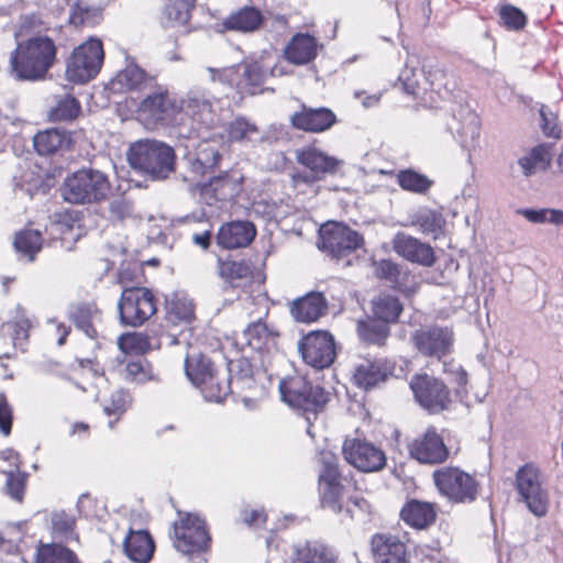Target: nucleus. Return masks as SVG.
Returning <instances> with one entry per match:
<instances>
[{"instance_id": "nucleus-42", "label": "nucleus", "mask_w": 563, "mask_h": 563, "mask_svg": "<svg viewBox=\"0 0 563 563\" xmlns=\"http://www.w3.org/2000/svg\"><path fill=\"white\" fill-rule=\"evenodd\" d=\"M292 563H338L334 551L320 543H307L297 549Z\"/></svg>"}, {"instance_id": "nucleus-62", "label": "nucleus", "mask_w": 563, "mask_h": 563, "mask_svg": "<svg viewBox=\"0 0 563 563\" xmlns=\"http://www.w3.org/2000/svg\"><path fill=\"white\" fill-rule=\"evenodd\" d=\"M500 19L508 29L520 30L526 25L527 19L521 10L512 5L500 9Z\"/></svg>"}, {"instance_id": "nucleus-43", "label": "nucleus", "mask_w": 563, "mask_h": 563, "mask_svg": "<svg viewBox=\"0 0 563 563\" xmlns=\"http://www.w3.org/2000/svg\"><path fill=\"white\" fill-rule=\"evenodd\" d=\"M35 563H80L77 555L68 548L58 543L40 544Z\"/></svg>"}, {"instance_id": "nucleus-27", "label": "nucleus", "mask_w": 563, "mask_h": 563, "mask_svg": "<svg viewBox=\"0 0 563 563\" xmlns=\"http://www.w3.org/2000/svg\"><path fill=\"white\" fill-rule=\"evenodd\" d=\"M256 230L251 222L233 221L223 224L217 234V243L228 250L247 246L255 238Z\"/></svg>"}, {"instance_id": "nucleus-38", "label": "nucleus", "mask_w": 563, "mask_h": 563, "mask_svg": "<svg viewBox=\"0 0 563 563\" xmlns=\"http://www.w3.org/2000/svg\"><path fill=\"white\" fill-rule=\"evenodd\" d=\"M319 492L323 508L330 509L336 515L343 512V499L346 495V489L342 484L341 476L333 479H320Z\"/></svg>"}, {"instance_id": "nucleus-37", "label": "nucleus", "mask_w": 563, "mask_h": 563, "mask_svg": "<svg viewBox=\"0 0 563 563\" xmlns=\"http://www.w3.org/2000/svg\"><path fill=\"white\" fill-rule=\"evenodd\" d=\"M402 520L416 529H426L435 521L437 512L430 503L410 500L401 509Z\"/></svg>"}, {"instance_id": "nucleus-24", "label": "nucleus", "mask_w": 563, "mask_h": 563, "mask_svg": "<svg viewBox=\"0 0 563 563\" xmlns=\"http://www.w3.org/2000/svg\"><path fill=\"white\" fill-rule=\"evenodd\" d=\"M279 333L263 320L251 322L242 332L243 344L260 354L277 350Z\"/></svg>"}, {"instance_id": "nucleus-22", "label": "nucleus", "mask_w": 563, "mask_h": 563, "mask_svg": "<svg viewBox=\"0 0 563 563\" xmlns=\"http://www.w3.org/2000/svg\"><path fill=\"white\" fill-rule=\"evenodd\" d=\"M216 136H222L221 131H216L212 136L203 139L195 148V152L188 156V165L190 172L196 176H203L208 172L218 167L222 154Z\"/></svg>"}, {"instance_id": "nucleus-44", "label": "nucleus", "mask_w": 563, "mask_h": 563, "mask_svg": "<svg viewBox=\"0 0 563 563\" xmlns=\"http://www.w3.org/2000/svg\"><path fill=\"white\" fill-rule=\"evenodd\" d=\"M357 333L365 343L383 345L389 335V328L379 319L367 318L357 322Z\"/></svg>"}, {"instance_id": "nucleus-52", "label": "nucleus", "mask_w": 563, "mask_h": 563, "mask_svg": "<svg viewBox=\"0 0 563 563\" xmlns=\"http://www.w3.org/2000/svg\"><path fill=\"white\" fill-rule=\"evenodd\" d=\"M74 527L75 519L73 516L65 511H55L52 514V532L55 538L65 541L73 540L75 538Z\"/></svg>"}, {"instance_id": "nucleus-4", "label": "nucleus", "mask_w": 563, "mask_h": 563, "mask_svg": "<svg viewBox=\"0 0 563 563\" xmlns=\"http://www.w3.org/2000/svg\"><path fill=\"white\" fill-rule=\"evenodd\" d=\"M185 373L208 401L221 402L231 391L230 384L219 377L214 364L202 354L186 357Z\"/></svg>"}, {"instance_id": "nucleus-34", "label": "nucleus", "mask_w": 563, "mask_h": 563, "mask_svg": "<svg viewBox=\"0 0 563 563\" xmlns=\"http://www.w3.org/2000/svg\"><path fill=\"white\" fill-rule=\"evenodd\" d=\"M236 68L240 69L238 81L243 82V85L238 86V88L246 90L250 93H254L253 89L260 87L265 81L268 74L275 75L276 71V68H272L264 58L243 62L236 65Z\"/></svg>"}, {"instance_id": "nucleus-30", "label": "nucleus", "mask_w": 563, "mask_h": 563, "mask_svg": "<svg viewBox=\"0 0 563 563\" xmlns=\"http://www.w3.org/2000/svg\"><path fill=\"white\" fill-rule=\"evenodd\" d=\"M327 311V300L321 292L312 291L292 301L291 316L299 322L317 321Z\"/></svg>"}, {"instance_id": "nucleus-56", "label": "nucleus", "mask_w": 563, "mask_h": 563, "mask_svg": "<svg viewBox=\"0 0 563 563\" xmlns=\"http://www.w3.org/2000/svg\"><path fill=\"white\" fill-rule=\"evenodd\" d=\"M120 350L129 353H144L148 347V339L142 333H128L118 339Z\"/></svg>"}, {"instance_id": "nucleus-7", "label": "nucleus", "mask_w": 563, "mask_h": 563, "mask_svg": "<svg viewBox=\"0 0 563 563\" xmlns=\"http://www.w3.org/2000/svg\"><path fill=\"white\" fill-rule=\"evenodd\" d=\"M180 112L192 122L198 131H218L222 128V119L219 113V100L201 89L188 91L180 100Z\"/></svg>"}, {"instance_id": "nucleus-23", "label": "nucleus", "mask_w": 563, "mask_h": 563, "mask_svg": "<svg viewBox=\"0 0 563 563\" xmlns=\"http://www.w3.org/2000/svg\"><path fill=\"white\" fill-rule=\"evenodd\" d=\"M291 124L297 130L311 133H321L330 130L336 123L334 112L325 107L311 108L302 106L290 118Z\"/></svg>"}, {"instance_id": "nucleus-17", "label": "nucleus", "mask_w": 563, "mask_h": 563, "mask_svg": "<svg viewBox=\"0 0 563 563\" xmlns=\"http://www.w3.org/2000/svg\"><path fill=\"white\" fill-rule=\"evenodd\" d=\"M244 179L239 168L225 170L201 186V197L210 206L217 201H231L242 192Z\"/></svg>"}, {"instance_id": "nucleus-11", "label": "nucleus", "mask_w": 563, "mask_h": 563, "mask_svg": "<svg viewBox=\"0 0 563 563\" xmlns=\"http://www.w3.org/2000/svg\"><path fill=\"white\" fill-rule=\"evenodd\" d=\"M120 320L131 327L142 325L156 313V300L144 287L124 288L118 303Z\"/></svg>"}, {"instance_id": "nucleus-12", "label": "nucleus", "mask_w": 563, "mask_h": 563, "mask_svg": "<svg viewBox=\"0 0 563 563\" xmlns=\"http://www.w3.org/2000/svg\"><path fill=\"white\" fill-rule=\"evenodd\" d=\"M174 547L184 554L205 551L210 542L206 523L192 514L180 515L174 523Z\"/></svg>"}, {"instance_id": "nucleus-10", "label": "nucleus", "mask_w": 563, "mask_h": 563, "mask_svg": "<svg viewBox=\"0 0 563 563\" xmlns=\"http://www.w3.org/2000/svg\"><path fill=\"white\" fill-rule=\"evenodd\" d=\"M440 494L454 503H472L478 494V483L459 467H441L433 472Z\"/></svg>"}, {"instance_id": "nucleus-14", "label": "nucleus", "mask_w": 563, "mask_h": 563, "mask_svg": "<svg viewBox=\"0 0 563 563\" xmlns=\"http://www.w3.org/2000/svg\"><path fill=\"white\" fill-rule=\"evenodd\" d=\"M180 113L178 102L166 88L159 87L148 93L140 103L137 115L146 125L169 123Z\"/></svg>"}, {"instance_id": "nucleus-59", "label": "nucleus", "mask_w": 563, "mask_h": 563, "mask_svg": "<svg viewBox=\"0 0 563 563\" xmlns=\"http://www.w3.org/2000/svg\"><path fill=\"white\" fill-rule=\"evenodd\" d=\"M461 137V144L467 151L475 148L478 144L481 134V124L475 115L470 117V121L459 132Z\"/></svg>"}, {"instance_id": "nucleus-35", "label": "nucleus", "mask_w": 563, "mask_h": 563, "mask_svg": "<svg viewBox=\"0 0 563 563\" xmlns=\"http://www.w3.org/2000/svg\"><path fill=\"white\" fill-rule=\"evenodd\" d=\"M70 134L58 128H51L37 132L33 136V145L37 154L47 156L67 148L70 144Z\"/></svg>"}, {"instance_id": "nucleus-32", "label": "nucleus", "mask_w": 563, "mask_h": 563, "mask_svg": "<svg viewBox=\"0 0 563 563\" xmlns=\"http://www.w3.org/2000/svg\"><path fill=\"white\" fill-rule=\"evenodd\" d=\"M296 157L299 164L309 168L317 176L334 174L342 165V161L329 156L313 146H306L298 150Z\"/></svg>"}, {"instance_id": "nucleus-5", "label": "nucleus", "mask_w": 563, "mask_h": 563, "mask_svg": "<svg viewBox=\"0 0 563 563\" xmlns=\"http://www.w3.org/2000/svg\"><path fill=\"white\" fill-rule=\"evenodd\" d=\"M110 190L108 177L96 169H80L66 178L63 198L70 203H92L107 198Z\"/></svg>"}, {"instance_id": "nucleus-6", "label": "nucleus", "mask_w": 563, "mask_h": 563, "mask_svg": "<svg viewBox=\"0 0 563 563\" xmlns=\"http://www.w3.org/2000/svg\"><path fill=\"white\" fill-rule=\"evenodd\" d=\"M282 399L290 407L316 415L328 402V393L302 376L287 377L279 383Z\"/></svg>"}, {"instance_id": "nucleus-46", "label": "nucleus", "mask_w": 563, "mask_h": 563, "mask_svg": "<svg viewBox=\"0 0 563 563\" xmlns=\"http://www.w3.org/2000/svg\"><path fill=\"white\" fill-rule=\"evenodd\" d=\"M372 310L374 316L384 321L395 322L402 311V305L399 299L389 294H380L372 301Z\"/></svg>"}, {"instance_id": "nucleus-41", "label": "nucleus", "mask_w": 563, "mask_h": 563, "mask_svg": "<svg viewBox=\"0 0 563 563\" xmlns=\"http://www.w3.org/2000/svg\"><path fill=\"white\" fill-rule=\"evenodd\" d=\"M410 223L412 227L418 228L421 233L432 235L437 239L443 233L445 219L440 212L431 209H422L411 216Z\"/></svg>"}, {"instance_id": "nucleus-1", "label": "nucleus", "mask_w": 563, "mask_h": 563, "mask_svg": "<svg viewBox=\"0 0 563 563\" xmlns=\"http://www.w3.org/2000/svg\"><path fill=\"white\" fill-rule=\"evenodd\" d=\"M398 80L405 92L429 108L437 107L453 88V81L448 78L443 69L430 60L421 63L416 55L407 57L406 66L399 74Z\"/></svg>"}, {"instance_id": "nucleus-49", "label": "nucleus", "mask_w": 563, "mask_h": 563, "mask_svg": "<svg viewBox=\"0 0 563 563\" xmlns=\"http://www.w3.org/2000/svg\"><path fill=\"white\" fill-rule=\"evenodd\" d=\"M14 247L18 253L34 260L35 254L42 249V235L37 230H24L16 234Z\"/></svg>"}, {"instance_id": "nucleus-40", "label": "nucleus", "mask_w": 563, "mask_h": 563, "mask_svg": "<svg viewBox=\"0 0 563 563\" xmlns=\"http://www.w3.org/2000/svg\"><path fill=\"white\" fill-rule=\"evenodd\" d=\"M196 0H168L162 23L166 29L185 26L189 21L190 11L195 7Z\"/></svg>"}, {"instance_id": "nucleus-8", "label": "nucleus", "mask_w": 563, "mask_h": 563, "mask_svg": "<svg viewBox=\"0 0 563 563\" xmlns=\"http://www.w3.org/2000/svg\"><path fill=\"white\" fill-rule=\"evenodd\" d=\"M104 59L100 40L89 38L76 47L67 62L66 77L75 84H85L100 71Z\"/></svg>"}, {"instance_id": "nucleus-50", "label": "nucleus", "mask_w": 563, "mask_h": 563, "mask_svg": "<svg viewBox=\"0 0 563 563\" xmlns=\"http://www.w3.org/2000/svg\"><path fill=\"white\" fill-rule=\"evenodd\" d=\"M224 131L231 142L253 141L258 133L257 126L244 118L234 119L224 128Z\"/></svg>"}, {"instance_id": "nucleus-2", "label": "nucleus", "mask_w": 563, "mask_h": 563, "mask_svg": "<svg viewBox=\"0 0 563 563\" xmlns=\"http://www.w3.org/2000/svg\"><path fill=\"white\" fill-rule=\"evenodd\" d=\"M56 58V46L47 36L19 42L9 58L10 74L18 80L43 79Z\"/></svg>"}, {"instance_id": "nucleus-15", "label": "nucleus", "mask_w": 563, "mask_h": 563, "mask_svg": "<svg viewBox=\"0 0 563 563\" xmlns=\"http://www.w3.org/2000/svg\"><path fill=\"white\" fill-rule=\"evenodd\" d=\"M298 351L308 365L329 367L335 358L334 338L327 331H312L299 341Z\"/></svg>"}, {"instance_id": "nucleus-16", "label": "nucleus", "mask_w": 563, "mask_h": 563, "mask_svg": "<svg viewBox=\"0 0 563 563\" xmlns=\"http://www.w3.org/2000/svg\"><path fill=\"white\" fill-rule=\"evenodd\" d=\"M410 388L420 406L432 413L445 410L451 402L448 387L427 374L416 375L410 382Z\"/></svg>"}, {"instance_id": "nucleus-61", "label": "nucleus", "mask_w": 563, "mask_h": 563, "mask_svg": "<svg viewBox=\"0 0 563 563\" xmlns=\"http://www.w3.org/2000/svg\"><path fill=\"white\" fill-rule=\"evenodd\" d=\"M26 474L25 473H13L10 472L7 477V490L9 496L21 503L23 500L25 485H26Z\"/></svg>"}, {"instance_id": "nucleus-63", "label": "nucleus", "mask_w": 563, "mask_h": 563, "mask_svg": "<svg viewBox=\"0 0 563 563\" xmlns=\"http://www.w3.org/2000/svg\"><path fill=\"white\" fill-rule=\"evenodd\" d=\"M221 274L231 282L251 277V268L244 262L229 261L222 264Z\"/></svg>"}, {"instance_id": "nucleus-28", "label": "nucleus", "mask_w": 563, "mask_h": 563, "mask_svg": "<svg viewBox=\"0 0 563 563\" xmlns=\"http://www.w3.org/2000/svg\"><path fill=\"white\" fill-rule=\"evenodd\" d=\"M147 81L146 73L133 60L126 59L125 67L120 69L110 80L109 89L113 93L137 91L144 89Z\"/></svg>"}, {"instance_id": "nucleus-60", "label": "nucleus", "mask_w": 563, "mask_h": 563, "mask_svg": "<svg viewBox=\"0 0 563 563\" xmlns=\"http://www.w3.org/2000/svg\"><path fill=\"white\" fill-rule=\"evenodd\" d=\"M131 397L124 390H115L111 394L110 399L103 405V411L108 416L120 417L129 407Z\"/></svg>"}, {"instance_id": "nucleus-48", "label": "nucleus", "mask_w": 563, "mask_h": 563, "mask_svg": "<svg viewBox=\"0 0 563 563\" xmlns=\"http://www.w3.org/2000/svg\"><path fill=\"white\" fill-rule=\"evenodd\" d=\"M71 318L76 325L91 339L97 335L95 328L96 323L100 321V311L93 305L77 306L73 312Z\"/></svg>"}, {"instance_id": "nucleus-39", "label": "nucleus", "mask_w": 563, "mask_h": 563, "mask_svg": "<svg viewBox=\"0 0 563 563\" xmlns=\"http://www.w3.org/2000/svg\"><path fill=\"white\" fill-rule=\"evenodd\" d=\"M262 22L261 11L253 7H244L228 16L223 22V26L228 30L246 33L257 30Z\"/></svg>"}, {"instance_id": "nucleus-29", "label": "nucleus", "mask_w": 563, "mask_h": 563, "mask_svg": "<svg viewBox=\"0 0 563 563\" xmlns=\"http://www.w3.org/2000/svg\"><path fill=\"white\" fill-rule=\"evenodd\" d=\"M229 378L224 380L230 384L231 393L243 396V393L257 388L253 366L246 357L230 360L228 363Z\"/></svg>"}, {"instance_id": "nucleus-13", "label": "nucleus", "mask_w": 563, "mask_h": 563, "mask_svg": "<svg viewBox=\"0 0 563 563\" xmlns=\"http://www.w3.org/2000/svg\"><path fill=\"white\" fill-rule=\"evenodd\" d=\"M342 453L350 465L364 473L378 472L386 465L385 452L365 439L346 438Z\"/></svg>"}, {"instance_id": "nucleus-45", "label": "nucleus", "mask_w": 563, "mask_h": 563, "mask_svg": "<svg viewBox=\"0 0 563 563\" xmlns=\"http://www.w3.org/2000/svg\"><path fill=\"white\" fill-rule=\"evenodd\" d=\"M551 162L549 147L544 144L534 146L518 161L526 177L536 174L539 169H547Z\"/></svg>"}, {"instance_id": "nucleus-53", "label": "nucleus", "mask_w": 563, "mask_h": 563, "mask_svg": "<svg viewBox=\"0 0 563 563\" xmlns=\"http://www.w3.org/2000/svg\"><path fill=\"white\" fill-rule=\"evenodd\" d=\"M80 109V103L75 97L65 96L52 109L51 118L57 121H69L79 114Z\"/></svg>"}, {"instance_id": "nucleus-54", "label": "nucleus", "mask_w": 563, "mask_h": 563, "mask_svg": "<svg viewBox=\"0 0 563 563\" xmlns=\"http://www.w3.org/2000/svg\"><path fill=\"white\" fill-rule=\"evenodd\" d=\"M532 223L563 224V211L555 209H521L518 211Z\"/></svg>"}, {"instance_id": "nucleus-31", "label": "nucleus", "mask_w": 563, "mask_h": 563, "mask_svg": "<svg viewBox=\"0 0 563 563\" xmlns=\"http://www.w3.org/2000/svg\"><path fill=\"white\" fill-rule=\"evenodd\" d=\"M317 40L303 33L294 35L284 49L285 58L294 65H307L318 55Z\"/></svg>"}, {"instance_id": "nucleus-55", "label": "nucleus", "mask_w": 563, "mask_h": 563, "mask_svg": "<svg viewBox=\"0 0 563 563\" xmlns=\"http://www.w3.org/2000/svg\"><path fill=\"white\" fill-rule=\"evenodd\" d=\"M195 317L194 305L187 299H176L169 302L168 319L172 322H190Z\"/></svg>"}, {"instance_id": "nucleus-18", "label": "nucleus", "mask_w": 563, "mask_h": 563, "mask_svg": "<svg viewBox=\"0 0 563 563\" xmlns=\"http://www.w3.org/2000/svg\"><path fill=\"white\" fill-rule=\"evenodd\" d=\"M320 249L334 257L344 256L363 244V238L354 230L341 223H330L320 230Z\"/></svg>"}, {"instance_id": "nucleus-20", "label": "nucleus", "mask_w": 563, "mask_h": 563, "mask_svg": "<svg viewBox=\"0 0 563 563\" xmlns=\"http://www.w3.org/2000/svg\"><path fill=\"white\" fill-rule=\"evenodd\" d=\"M410 455L423 464H439L449 456V451L440 434L433 427L426 430L424 433L417 437L409 444Z\"/></svg>"}, {"instance_id": "nucleus-47", "label": "nucleus", "mask_w": 563, "mask_h": 563, "mask_svg": "<svg viewBox=\"0 0 563 563\" xmlns=\"http://www.w3.org/2000/svg\"><path fill=\"white\" fill-rule=\"evenodd\" d=\"M123 365L124 368L121 374L128 382L143 384L154 379L152 366L143 357H126L123 361Z\"/></svg>"}, {"instance_id": "nucleus-21", "label": "nucleus", "mask_w": 563, "mask_h": 563, "mask_svg": "<svg viewBox=\"0 0 563 563\" xmlns=\"http://www.w3.org/2000/svg\"><path fill=\"white\" fill-rule=\"evenodd\" d=\"M393 250L400 257L430 267L435 263L433 249L419 239L411 236L405 232H397L391 240Z\"/></svg>"}, {"instance_id": "nucleus-64", "label": "nucleus", "mask_w": 563, "mask_h": 563, "mask_svg": "<svg viewBox=\"0 0 563 563\" xmlns=\"http://www.w3.org/2000/svg\"><path fill=\"white\" fill-rule=\"evenodd\" d=\"M208 71L210 73V78L212 81H220L223 84H228L230 86H242L243 82L238 81V76L240 75V69L236 66L223 67V68H212L208 67Z\"/></svg>"}, {"instance_id": "nucleus-19", "label": "nucleus", "mask_w": 563, "mask_h": 563, "mask_svg": "<svg viewBox=\"0 0 563 563\" xmlns=\"http://www.w3.org/2000/svg\"><path fill=\"white\" fill-rule=\"evenodd\" d=\"M412 342L422 355L441 360L452 350L453 333L449 328H424L413 333Z\"/></svg>"}, {"instance_id": "nucleus-33", "label": "nucleus", "mask_w": 563, "mask_h": 563, "mask_svg": "<svg viewBox=\"0 0 563 563\" xmlns=\"http://www.w3.org/2000/svg\"><path fill=\"white\" fill-rule=\"evenodd\" d=\"M389 374V367L383 360L365 358L355 365L353 380L364 389H371L384 382Z\"/></svg>"}, {"instance_id": "nucleus-36", "label": "nucleus", "mask_w": 563, "mask_h": 563, "mask_svg": "<svg viewBox=\"0 0 563 563\" xmlns=\"http://www.w3.org/2000/svg\"><path fill=\"white\" fill-rule=\"evenodd\" d=\"M124 552L134 562L147 563L154 553V541L145 530H130L124 539Z\"/></svg>"}, {"instance_id": "nucleus-3", "label": "nucleus", "mask_w": 563, "mask_h": 563, "mask_svg": "<svg viewBox=\"0 0 563 563\" xmlns=\"http://www.w3.org/2000/svg\"><path fill=\"white\" fill-rule=\"evenodd\" d=\"M128 162L153 179H165L174 170V150L157 140H139L130 145Z\"/></svg>"}, {"instance_id": "nucleus-58", "label": "nucleus", "mask_w": 563, "mask_h": 563, "mask_svg": "<svg viewBox=\"0 0 563 563\" xmlns=\"http://www.w3.org/2000/svg\"><path fill=\"white\" fill-rule=\"evenodd\" d=\"M343 512L351 520H365L371 514V505L363 497L354 496L343 506Z\"/></svg>"}, {"instance_id": "nucleus-26", "label": "nucleus", "mask_w": 563, "mask_h": 563, "mask_svg": "<svg viewBox=\"0 0 563 563\" xmlns=\"http://www.w3.org/2000/svg\"><path fill=\"white\" fill-rule=\"evenodd\" d=\"M373 265L375 275L389 282L395 289L405 294L416 290V278L407 267L390 260H380Z\"/></svg>"}, {"instance_id": "nucleus-9", "label": "nucleus", "mask_w": 563, "mask_h": 563, "mask_svg": "<svg viewBox=\"0 0 563 563\" xmlns=\"http://www.w3.org/2000/svg\"><path fill=\"white\" fill-rule=\"evenodd\" d=\"M516 488L522 501L534 516L547 515L549 494L539 467L530 463L521 466L516 473Z\"/></svg>"}, {"instance_id": "nucleus-25", "label": "nucleus", "mask_w": 563, "mask_h": 563, "mask_svg": "<svg viewBox=\"0 0 563 563\" xmlns=\"http://www.w3.org/2000/svg\"><path fill=\"white\" fill-rule=\"evenodd\" d=\"M376 563H406L407 547L402 540L393 534H375L371 541Z\"/></svg>"}, {"instance_id": "nucleus-51", "label": "nucleus", "mask_w": 563, "mask_h": 563, "mask_svg": "<svg viewBox=\"0 0 563 563\" xmlns=\"http://www.w3.org/2000/svg\"><path fill=\"white\" fill-rule=\"evenodd\" d=\"M397 178L402 189L417 194H424L432 185V181L427 176L411 169L399 172Z\"/></svg>"}, {"instance_id": "nucleus-57", "label": "nucleus", "mask_w": 563, "mask_h": 563, "mask_svg": "<svg viewBox=\"0 0 563 563\" xmlns=\"http://www.w3.org/2000/svg\"><path fill=\"white\" fill-rule=\"evenodd\" d=\"M32 327L31 321L25 316V310L21 307H16L15 321L13 323V344L16 347L23 350L25 342L29 338V330Z\"/></svg>"}]
</instances>
